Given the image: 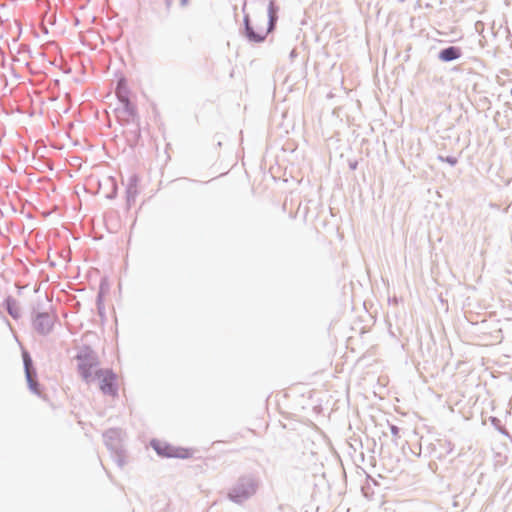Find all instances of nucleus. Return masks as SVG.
Returning a JSON list of instances; mask_svg holds the SVG:
<instances>
[{
	"mask_svg": "<svg viewBox=\"0 0 512 512\" xmlns=\"http://www.w3.org/2000/svg\"><path fill=\"white\" fill-rule=\"evenodd\" d=\"M277 19L274 4L269 5L268 15H255L253 18L245 16L246 35L250 41L262 42L271 32Z\"/></svg>",
	"mask_w": 512,
	"mask_h": 512,
	"instance_id": "1",
	"label": "nucleus"
},
{
	"mask_svg": "<svg viewBox=\"0 0 512 512\" xmlns=\"http://www.w3.org/2000/svg\"><path fill=\"white\" fill-rule=\"evenodd\" d=\"M77 370L87 384L95 381V370L102 369L99 366V360L95 353L88 347L79 351L76 355Z\"/></svg>",
	"mask_w": 512,
	"mask_h": 512,
	"instance_id": "2",
	"label": "nucleus"
},
{
	"mask_svg": "<svg viewBox=\"0 0 512 512\" xmlns=\"http://www.w3.org/2000/svg\"><path fill=\"white\" fill-rule=\"evenodd\" d=\"M95 380L98 381L99 389L105 395L116 397L118 393V377L108 368L96 369Z\"/></svg>",
	"mask_w": 512,
	"mask_h": 512,
	"instance_id": "3",
	"label": "nucleus"
},
{
	"mask_svg": "<svg viewBox=\"0 0 512 512\" xmlns=\"http://www.w3.org/2000/svg\"><path fill=\"white\" fill-rule=\"evenodd\" d=\"M460 57V50L456 47H448L442 50L439 54V58L442 61H452Z\"/></svg>",
	"mask_w": 512,
	"mask_h": 512,
	"instance_id": "5",
	"label": "nucleus"
},
{
	"mask_svg": "<svg viewBox=\"0 0 512 512\" xmlns=\"http://www.w3.org/2000/svg\"><path fill=\"white\" fill-rule=\"evenodd\" d=\"M25 368H26V376H27V380H28L30 389L34 393L40 394V391L38 389V384L32 379L31 372L29 369V360L28 359H25Z\"/></svg>",
	"mask_w": 512,
	"mask_h": 512,
	"instance_id": "6",
	"label": "nucleus"
},
{
	"mask_svg": "<svg viewBox=\"0 0 512 512\" xmlns=\"http://www.w3.org/2000/svg\"><path fill=\"white\" fill-rule=\"evenodd\" d=\"M151 445L159 455L164 457L186 459L193 455V451L189 448L175 447L158 440L152 441Z\"/></svg>",
	"mask_w": 512,
	"mask_h": 512,
	"instance_id": "4",
	"label": "nucleus"
}]
</instances>
